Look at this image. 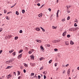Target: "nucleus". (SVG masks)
<instances>
[{"mask_svg": "<svg viewBox=\"0 0 79 79\" xmlns=\"http://www.w3.org/2000/svg\"><path fill=\"white\" fill-rule=\"evenodd\" d=\"M70 69H69L68 70V72H67V74H68V76H69L70 75Z\"/></svg>", "mask_w": 79, "mask_h": 79, "instance_id": "nucleus-1", "label": "nucleus"}, {"mask_svg": "<svg viewBox=\"0 0 79 79\" xmlns=\"http://www.w3.org/2000/svg\"><path fill=\"white\" fill-rule=\"evenodd\" d=\"M34 49H31V51L29 52L28 53H29V54H31V53H32V52H34Z\"/></svg>", "mask_w": 79, "mask_h": 79, "instance_id": "nucleus-2", "label": "nucleus"}, {"mask_svg": "<svg viewBox=\"0 0 79 79\" xmlns=\"http://www.w3.org/2000/svg\"><path fill=\"white\" fill-rule=\"evenodd\" d=\"M67 32L66 31H64V33H63L62 34L63 36H64L65 35H66V34Z\"/></svg>", "mask_w": 79, "mask_h": 79, "instance_id": "nucleus-3", "label": "nucleus"}, {"mask_svg": "<svg viewBox=\"0 0 79 79\" xmlns=\"http://www.w3.org/2000/svg\"><path fill=\"white\" fill-rule=\"evenodd\" d=\"M59 12H60V10H58L56 13L57 18H58V13H59Z\"/></svg>", "mask_w": 79, "mask_h": 79, "instance_id": "nucleus-4", "label": "nucleus"}, {"mask_svg": "<svg viewBox=\"0 0 79 79\" xmlns=\"http://www.w3.org/2000/svg\"><path fill=\"white\" fill-rule=\"evenodd\" d=\"M65 44L66 45H69V42L68 41H65Z\"/></svg>", "mask_w": 79, "mask_h": 79, "instance_id": "nucleus-5", "label": "nucleus"}, {"mask_svg": "<svg viewBox=\"0 0 79 79\" xmlns=\"http://www.w3.org/2000/svg\"><path fill=\"white\" fill-rule=\"evenodd\" d=\"M22 56V54H20L18 56V58L19 59L21 58Z\"/></svg>", "mask_w": 79, "mask_h": 79, "instance_id": "nucleus-6", "label": "nucleus"}, {"mask_svg": "<svg viewBox=\"0 0 79 79\" xmlns=\"http://www.w3.org/2000/svg\"><path fill=\"white\" fill-rule=\"evenodd\" d=\"M43 60H45V58L44 57H41L39 59L40 61H42Z\"/></svg>", "mask_w": 79, "mask_h": 79, "instance_id": "nucleus-7", "label": "nucleus"}, {"mask_svg": "<svg viewBox=\"0 0 79 79\" xmlns=\"http://www.w3.org/2000/svg\"><path fill=\"white\" fill-rule=\"evenodd\" d=\"M35 56H31V60H34V59Z\"/></svg>", "mask_w": 79, "mask_h": 79, "instance_id": "nucleus-8", "label": "nucleus"}, {"mask_svg": "<svg viewBox=\"0 0 79 79\" xmlns=\"http://www.w3.org/2000/svg\"><path fill=\"white\" fill-rule=\"evenodd\" d=\"M13 52H14V49H12L11 50L9 51V53H11Z\"/></svg>", "mask_w": 79, "mask_h": 79, "instance_id": "nucleus-9", "label": "nucleus"}, {"mask_svg": "<svg viewBox=\"0 0 79 79\" xmlns=\"http://www.w3.org/2000/svg\"><path fill=\"white\" fill-rule=\"evenodd\" d=\"M36 41L37 42H39L40 43H41V42H42V41L40 40H36Z\"/></svg>", "mask_w": 79, "mask_h": 79, "instance_id": "nucleus-10", "label": "nucleus"}, {"mask_svg": "<svg viewBox=\"0 0 79 79\" xmlns=\"http://www.w3.org/2000/svg\"><path fill=\"white\" fill-rule=\"evenodd\" d=\"M30 64L31 66H35V64L34 63L32 64L31 63H30Z\"/></svg>", "mask_w": 79, "mask_h": 79, "instance_id": "nucleus-11", "label": "nucleus"}, {"mask_svg": "<svg viewBox=\"0 0 79 79\" xmlns=\"http://www.w3.org/2000/svg\"><path fill=\"white\" fill-rule=\"evenodd\" d=\"M38 16L40 17V18H41L42 16V14L41 13L38 15Z\"/></svg>", "mask_w": 79, "mask_h": 79, "instance_id": "nucleus-12", "label": "nucleus"}, {"mask_svg": "<svg viewBox=\"0 0 79 79\" xmlns=\"http://www.w3.org/2000/svg\"><path fill=\"white\" fill-rule=\"evenodd\" d=\"M35 30L36 31H40V29L39 28H36Z\"/></svg>", "mask_w": 79, "mask_h": 79, "instance_id": "nucleus-13", "label": "nucleus"}, {"mask_svg": "<svg viewBox=\"0 0 79 79\" xmlns=\"http://www.w3.org/2000/svg\"><path fill=\"white\" fill-rule=\"evenodd\" d=\"M40 48H41V50H42V51L44 50V47H43V46H41Z\"/></svg>", "mask_w": 79, "mask_h": 79, "instance_id": "nucleus-14", "label": "nucleus"}, {"mask_svg": "<svg viewBox=\"0 0 79 79\" xmlns=\"http://www.w3.org/2000/svg\"><path fill=\"white\" fill-rule=\"evenodd\" d=\"M45 46L47 47H50V45L49 44H46Z\"/></svg>", "mask_w": 79, "mask_h": 79, "instance_id": "nucleus-15", "label": "nucleus"}, {"mask_svg": "<svg viewBox=\"0 0 79 79\" xmlns=\"http://www.w3.org/2000/svg\"><path fill=\"white\" fill-rule=\"evenodd\" d=\"M40 28L41 29H42V30L43 31V32H45V29H44V28H42V27H40Z\"/></svg>", "mask_w": 79, "mask_h": 79, "instance_id": "nucleus-16", "label": "nucleus"}, {"mask_svg": "<svg viewBox=\"0 0 79 79\" xmlns=\"http://www.w3.org/2000/svg\"><path fill=\"white\" fill-rule=\"evenodd\" d=\"M77 29V27L73 28V31H75V30H76Z\"/></svg>", "mask_w": 79, "mask_h": 79, "instance_id": "nucleus-17", "label": "nucleus"}, {"mask_svg": "<svg viewBox=\"0 0 79 79\" xmlns=\"http://www.w3.org/2000/svg\"><path fill=\"white\" fill-rule=\"evenodd\" d=\"M70 44H71V45H73V44H74V42L73 41H72V40H71Z\"/></svg>", "mask_w": 79, "mask_h": 79, "instance_id": "nucleus-18", "label": "nucleus"}, {"mask_svg": "<svg viewBox=\"0 0 79 79\" xmlns=\"http://www.w3.org/2000/svg\"><path fill=\"white\" fill-rule=\"evenodd\" d=\"M10 77H11V74H10L8 75L7 79H9Z\"/></svg>", "mask_w": 79, "mask_h": 79, "instance_id": "nucleus-19", "label": "nucleus"}, {"mask_svg": "<svg viewBox=\"0 0 79 79\" xmlns=\"http://www.w3.org/2000/svg\"><path fill=\"white\" fill-rule=\"evenodd\" d=\"M10 63V61H7L6 62V64H8L9 63Z\"/></svg>", "mask_w": 79, "mask_h": 79, "instance_id": "nucleus-20", "label": "nucleus"}, {"mask_svg": "<svg viewBox=\"0 0 79 79\" xmlns=\"http://www.w3.org/2000/svg\"><path fill=\"white\" fill-rule=\"evenodd\" d=\"M10 68H11V66H9L6 68V69H10Z\"/></svg>", "mask_w": 79, "mask_h": 79, "instance_id": "nucleus-21", "label": "nucleus"}, {"mask_svg": "<svg viewBox=\"0 0 79 79\" xmlns=\"http://www.w3.org/2000/svg\"><path fill=\"white\" fill-rule=\"evenodd\" d=\"M13 55L14 56H15L16 55V52H14L12 53Z\"/></svg>", "mask_w": 79, "mask_h": 79, "instance_id": "nucleus-22", "label": "nucleus"}, {"mask_svg": "<svg viewBox=\"0 0 79 79\" xmlns=\"http://www.w3.org/2000/svg\"><path fill=\"white\" fill-rule=\"evenodd\" d=\"M53 43H56V40H54L52 41Z\"/></svg>", "mask_w": 79, "mask_h": 79, "instance_id": "nucleus-23", "label": "nucleus"}, {"mask_svg": "<svg viewBox=\"0 0 79 79\" xmlns=\"http://www.w3.org/2000/svg\"><path fill=\"white\" fill-rule=\"evenodd\" d=\"M73 29V28H71L69 29V31H72Z\"/></svg>", "mask_w": 79, "mask_h": 79, "instance_id": "nucleus-24", "label": "nucleus"}, {"mask_svg": "<svg viewBox=\"0 0 79 79\" xmlns=\"http://www.w3.org/2000/svg\"><path fill=\"white\" fill-rule=\"evenodd\" d=\"M6 19H7V20H10V18H8V16H6Z\"/></svg>", "mask_w": 79, "mask_h": 79, "instance_id": "nucleus-25", "label": "nucleus"}, {"mask_svg": "<svg viewBox=\"0 0 79 79\" xmlns=\"http://www.w3.org/2000/svg\"><path fill=\"white\" fill-rule=\"evenodd\" d=\"M18 39V36H16L15 38V40H17Z\"/></svg>", "mask_w": 79, "mask_h": 79, "instance_id": "nucleus-26", "label": "nucleus"}, {"mask_svg": "<svg viewBox=\"0 0 79 79\" xmlns=\"http://www.w3.org/2000/svg\"><path fill=\"white\" fill-rule=\"evenodd\" d=\"M56 27H55V26H52V29H56Z\"/></svg>", "mask_w": 79, "mask_h": 79, "instance_id": "nucleus-27", "label": "nucleus"}, {"mask_svg": "<svg viewBox=\"0 0 79 79\" xmlns=\"http://www.w3.org/2000/svg\"><path fill=\"white\" fill-rule=\"evenodd\" d=\"M22 11L23 13H25V10H23Z\"/></svg>", "mask_w": 79, "mask_h": 79, "instance_id": "nucleus-28", "label": "nucleus"}, {"mask_svg": "<svg viewBox=\"0 0 79 79\" xmlns=\"http://www.w3.org/2000/svg\"><path fill=\"white\" fill-rule=\"evenodd\" d=\"M61 21L62 22H64V21H65V19H63L61 20Z\"/></svg>", "mask_w": 79, "mask_h": 79, "instance_id": "nucleus-29", "label": "nucleus"}, {"mask_svg": "<svg viewBox=\"0 0 79 79\" xmlns=\"http://www.w3.org/2000/svg\"><path fill=\"white\" fill-rule=\"evenodd\" d=\"M16 14L17 15H19V13H18V11H16Z\"/></svg>", "mask_w": 79, "mask_h": 79, "instance_id": "nucleus-30", "label": "nucleus"}, {"mask_svg": "<svg viewBox=\"0 0 79 79\" xmlns=\"http://www.w3.org/2000/svg\"><path fill=\"white\" fill-rule=\"evenodd\" d=\"M23 52V50H21L19 51V53H22Z\"/></svg>", "mask_w": 79, "mask_h": 79, "instance_id": "nucleus-31", "label": "nucleus"}, {"mask_svg": "<svg viewBox=\"0 0 79 79\" xmlns=\"http://www.w3.org/2000/svg\"><path fill=\"white\" fill-rule=\"evenodd\" d=\"M31 76H34V73H32L31 74Z\"/></svg>", "mask_w": 79, "mask_h": 79, "instance_id": "nucleus-32", "label": "nucleus"}, {"mask_svg": "<svg viewBox=\"0 0 79 79\" xmlns=\"http://www.w3.org/2000/svg\"><path fill=\"white\" fill-rule=\"evenodd\" d=\"M69 19H70V17H69V16L67 18V20H69Z\"/></svg>", "mask_w": 79, "mask_h": 79, "instance_id": "nucleus-33", "label": "nucleus"}, {"mask_svg": "<svg viewBox=\"0 0 79 79\" xmlns=\"http://www.w3.org/2000/svg\"><path fill=\"white\" fill-rule=\"evenodd\" d=\"M52 62V60H50L49 61V63L50 64Z\"/></svg>", "mask_w": 79, "mask_h": 79, "instance_id": "nucleus-34", "label": "nucleus"}, {"mask_svg": "<svg viewBox=\"0 0 79 79\" xmlns=\"http://www.w3.org/2000/svg\"><path fill=\"white\" fill-rule=\"evenodd\" d=\"M24 66H25V67H27V64H24Z\"/></svg>", "mask_w": 79, "mask_h": 79, "instance_id": "nucleus-35", "label": "nucleus"}, {"mask_svg": "<svg viewBox=\"0 0 79 79\" xmlns=\"http://www.w3.org/2000/svg\"><path fill=\"white\" fill-rule=\"evenodd\" d=\"M75 22H76V23H78V21L77 20V19H76L75 20Z\"/></svg>", "mask_w": 79, "mask_h": 79, "instance_id": "nucleus-36", "label": "nucleus"}, {"mask_svg": "<svg viewBox=\"0 0 79 79\" xmlns=\"http://www.w3.org/2000/svg\"><path fill=\"white\" fill-rule=\"evenodd\" d=\"M67 13H70V12L71 11L70 10H67Z\"/></svg>", "mask_w": 79, "mask_h": 79, "instance_id": "nucleus-37", "label": "nucleus"}, {"mask_svg": "<svg viewBox=\"0 0 79 79\" xmlns=\"http://www.w3.org/2000/svg\"><path fill=\"white\" fill-rule=\"evenodd\" d=\"M65 72H66V71H65V70H64L62 74H64Z\"/></svg>", "mask_w": 79, "mask_h": 79, "instance_id": "nucleus-38", "label": "nucleus"}, {"mask_svg": "<svg viewBox=\"0 0 79 79\" xmlns=\"http://www.w3.org/2000/svg\"><path fill=\"white\" fill-rule=\"evenodd\" d=\"M8 37H9V38H11V37H12V35H8Z\"/></svg>", "mask_w": 79, "mask_h": 79, "instance_id": "nucleus-39", "label": "nucleus"}, {"mask_svg": "<svg viewBox=\"0 0 79 79\" xmlns=\"http://www.w3.org/2000/svg\"><path fill=\"white\" fill-rule=\"evenodd\" d=\"M71 36H70V35H67V37H68V38H69V37H70Z\"/></svg>", "mask_w": 79, "mask_h": 79, "instance_id": "nucleus-40", "label": "nucleus"}, {"mask_svg": "<svg viewBox=\"0 0 79 79\" xmlns=\"http://www.w3.org/2000/svg\"><path fill=\"white\" fill-rule=\"evenodd\" d=\"M77 26V24H76V23H75L74 26H75V27H76Z\"/></svg>", "mask_w": 79, "mask_h": 79, "instance_id": "nucleus-41", "label": "nucleus"}, {"mask_svg": "<svg viewBox=\"0 0 79 79\" xmlns=\"http://www.w3.org/2000/svg\"><path fill=\"white\" fill-rule=\"evenodd\" d=\"M58 50V49L56 48H55L54 49V51H55V52H57V51Z\"/></svg>", "mask_w": 79, "mask_h": 79, "instance_id": "nucleus-42", "label": "nucleus"}, {"mask_svg": "<svg viewBox=\"0 0 79 79\" xmlns=\"http://www.w3.org/2000/svg\"><path fill=\"white\" fill-rule=\"evenodd\" d=\"M45 72H46V71H44L43 73V74H44V75H46V73H45Z\"/></svg>", "mask_w": 79, "mask_h": 79, "instance_id": "nucleus-43", "label": "nucleus"}, {"mask_svg": "<svg viewBox=\"0 0 79 79\" xmlns=\"http://www.w3.org/2000/svg\"><path fill=\"white\" fill-rule=\"evenodd\" d=\"M60 41V40H56V42H59Z\"/></svg>", "mask_w": 79, "mask_h": 79, "instance_id": "nucleus-44", "label": "nucleus"}, {"mask_svg": "<svg viewBox=\"0 0 79 79\" xmlns=\"http://www.w3.org/2000/svg\"><path fill=\"white\" fill-rule=\"evenodd\" d=\"M23 32V31H22V30H20L19 31V33H22Z\"/></svg>", "mask_w": 79, "mask_h": 79, "instance_id": "nucleus-45", "label": "nucleus"}, {"mask_svg": "<svg viewBox=\"0 0 79 79\" xmlns=\"http://www.w3.org/2000/svg\"><path fill=\"white\" fill-rule=\"evenodd\" d=\"M18 74H19V75H20V72H19V71H18Z\"/></svg>", "mask_w": 79, "mask_h": 79, "instance_id": "nucleus-46", "label": "nucleus"}, {"mask_svg": "<svg viewBox=\"0 0 79 79\" xmlns=\"http://www.w3.org/2000/svg\"><path fill=\"white\" fill-rule=\"evenodd\" d=\"M41 77L40 75L38 76V79H40Z\"/></svg>", "mask_w": 79, "mask_h": 79, "instance_id": "nucleus-47", "label": "nucleus"}, {"mask_svg": "<svg viewBox=\"0 0 79 79\" xmlns=\"http://www.w3.org/2000/svg\"><path fill=\"white\" fill-rule=\"evenodd\" d=\"M37 5V6H40V3H38Z\"/></svg>", "mask_w": 79, "mask_h": 79, "instance_id": "nucleus-48", "label": "nucleus"}, {"mask_svg": "<svg viewBox=\"0 0 79 79\" xmlns=\"http://www.w3.org/2000/svg\"><path fill=\"white\" fill-rule=\"evenodd\" d=\"M37 75V74H35V76H34V77H37L36 76Z\"/></svg>", "mask_w": 79, "mask_h": 79, "instance_id": "nucleus-49", "label": "nucleus"}, {"mask_svg": "<svg viewBox=\"0 0 79 79\" xmlns=\"http://www.w3.org/2000/svg\"><path fill=\"white\" fill-rule=\"evenodd\" d=\"M23 72H24V73H26V70L24 69Z\"/></svg>", "mask_w": 79, "mask_h": 79, "instance_id": "nucleus-50", "label": "nucleus"}, {"mask_svg": "<svg viewBox=\"0 0 79 79\" xmlns=\"http://www.w3.org/2000/svg\"><path fill=\"white\" fill-rule=\"evenodd\" d=\"M4 13H6V10H4Z\"/></svg>", "mask_w": 79, "mask_h": 79, "instance_id": "nucleus-51", "label": "nucleus"}, {"mask_svg": "<svg viewBox=\"0 0 79 79\" xmlns=\"http://www.w3.org/2000/svg\"><path fill=\"white\" fill-rule=\"evenodd\" d=\"M57 63H55V66H57Z\"/></svg>", "mask_w": 79, "mask_h": 79, "instance_id": "nucleus-52", "label": "nucleus"}, {"mask_svg": "<svg viewBox=\"0 0 79 79\" xmlns=\"http://www.w3.org/2000/svg\"><path fill=\"white\" fill-rule=\"evenodd\" d=\"M47 78V77H46V76L45 75L44 76V79H45Z\"/></svg>", "mask_w": 79, "mask_h": 79, "instance_id": "nucleus-53", "label": "nucleus"}, {"mask_svg": "<svg viewBox=\"0 0 79 79\" xmlns=\"http://www.w3.org/2000/svg\"><path fill=\"white\" fill-rule=\"evenodd\" d=\"M2 52H3V51H2V50H1L0 51V54H1V53H2Z\"/></svg>", "mask_w": 79, "mask_h": 79, "instance_id": "nucleus-54", "label": "nucleus"}, {"mask_svg": "<svg viewBox=\"0 0 79 79\" xmlns=\"http://www.w3.org/2000/svg\"><path fill=\"white\" fill-rule=\"evenodd\" d=\"M2 28L0 29V32H2Z\"/></svg>", "mask_w": 79, "mask_h": 79, "instance_id": "nucleus-55", "label": "nucleus"}, {"mask_svg": "<svg viewBox=\"0 0 79 79\" xmlns=\"http://www.w3.org/2000/svg\"><path fill=\"white\" fill-rule=\"evenodd\" d=\"M48 10H49L50 11H51V9L49 8L48 9Z\"/></svg>", "mask_w": 79, "mask_h": 79, "instance_id": "nucleus-56", "label": "nucleus"}, {"mask_svg": "<svg viewBox=\"0 0 79 79\" xmlns=\"http://www.w3.org/2000/svg\"><path fill=\"white\" fill-rule=\"evenodd\" d=\"M42 69H43V67H41L40 69V70H42Z\"/></svg>", "mask_w": 79, "mask_h": 79, "instance_id": "nucleus-57", "label": "nucleus"}, {"mask_svg": "<svg viewBox=\"0 0 79 79\" xmlns=\"http://www.w3.org/2000/svg\"><path fill=\"white\" fill-rule=\"evenodd\" d=\"M15 6V5H13V6H11V7H10V8H13V7H14Z\"/></svg>", "mask_w": 79, "mask_h": 79, "instance_id": "nucleus-58", "label": "nucleus"}, {"mask_svg": "<svg viewBox=\"0 0 79 79\" xmlns=\"http://www.w3.org/2000/svg\"><path fill=\"white\" fill-rule=\"evenodd\" d=\"M69 66V64H67V65H66V67H68V66Z\"/></svg>", "mask_w": 79, "mask_h": 79, "instance_id": "nucleus-59", "label": "nucleus"}, {"mask_svg": "<svg viewBox=\"0 0 79 79\" xmlns=\"http://www.w3.org/2000/svg\"><path fill=\"white\" fill-rule=\"evenodd\" d=\"M40 0H37V2L38 3V2H40Z\"/></svg>", "mask_w": 79, "mask_h": 79, "instance_id": "nucleus-60", "label": "nucleus"}, {"mask_svg": "<svg viewBox=\"0 0 79 79\" xmlns=\"http://www.w3.org/2000/svg\"><path fill=\"white\" fill-rule=\"evenodd\" d=\"M14 74H15V76H16V73L15 72H14Z\"/></svg>", "mask_w": 79, "mask_h": 79, "instance_id": "nucleus-61", "label": "nucleus"}, {"mask_svg": "<svg viewBox=\"0 0 79 79\" xmlns=\"http://www.w3.org/2000/svg\"><path fill=\"white\" fill-rule=\"evenodd\" d=\"M68 6L67 5L65 6V7L66 8H68Z\"/></svg>", "mask_w": 79, "mask_h": 79, "instance_id": "nucleus-62", "label": "nucleus"}, {"mask_svg": "<svg viewBox=\"0 0 79 79\" xmlns=\"http://www.w3.org/2000/svg\"><path fill=\"white\" fill-rule=\"evenodd\" d=\"M69 8H70V7H71V6L70 5H69L68 6Z\"/></svg>", "mask_w": 79, "mask_h": 79, "instance_id": "nucleus-63", "label": "nucleus"}, {"mask_svg": "<svg viewBox=\"0 0 79 79\" xmlns=\"http://www.w3.org/2000/svg\"><path fill=\"white\" fill-rule=\"evenodd\" d=\"M20 77H19L18 78V79H20Z\"/></svg>", "mask_w": 79, "mask_h": 79, "instance_id": "nucleus-64", "label": "nucleus"}]
</instances>
